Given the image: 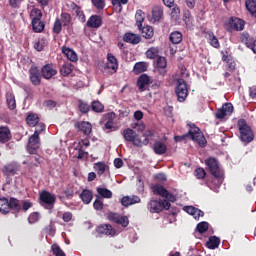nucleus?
Here are the masks:
<instances>
[{"instance_id": "f257e3e1", "label": "nucleus", "mask_w": 256, "mask_h": 256, "mask_svg": "<svg viewBox=\"0 0 256 256\" xmlns=\"http://www.w3.org/2000/svg\"><path fill=\"white\" fill-rule=\"evenodd\" d=\"M186 137H191L192 141L198 143V145L202 148L207 147V139H205V136L203 135V133H201V129L195 126V124L190 125V130L188 131V133L182 136H175L174 141H176V143H179L181 141H185Z\"/></svg>"}, {"instance_id": "f03ea898", "label": "nucleus", "mask_w": 256, "mask_h": 256, "mask_svg": "<svg viewBox=\"0 0 256 256\" xmlns=\"http://www.w3.org/2000/svg\"><path fill=\"white\" fill-rule=\"evenodd\" d=\"M238 131L240 133V141L244 143V145H249V143L255 141V133L251 126L247 124V120L239 119L238 120Z\"/></svg>"}, {"instance_id": "7ed1b4c3", "label": "nucleus", "mask_w": 256, "mask_h": 256, "mask_svg": "<svg viewBox=\"0 0 256 256\" xmlns=\"http://www.w3.org/2000/svg\"><path fill=\"white\" fill-rule=\"evenodd\" d=\"M148 210L150 213H161L163 209L165 211H169L171 209V202H168L167 200H155L151 199L147 204Z\"/></svg>"}, {"instance_id": "20e7f679", "label": "nucleus", "mask_w": 256, "mask_h": 256, "mask_svg": "<svg viewBox=\"0 0 256 256\" xmlns=\"http://www.w3.org/2000/svg\"><path fill=\"white\" fill-rule=\"evenodd\" d=\"M122 136L126 143H132L134 147H143V141L141 140V136L135 132V130L131 128H126L122 131Z\"/></svg>"}, {"instance_id": "39448f33", "label": "nucleus", "mask_w": 256, "mask_h": 256, "mask_svg": "<svg viewBox=\"0 0 256 256\" xmlns=\"http://www.w3.org/2000/svg\"><path fill=\"white\" fill-rule=\"evenodd\" d=\"M175 93L179 103H184L185 99L189 95V89L187 88V82L184 79L177 80V86L175 88Z\"/></svg>"}, {"instance_id": "423d86ee", "label": "nucleus", "mask_w": 256, "mask_h": 256, "mask_svg": "<svg viewBox=\"0 0 256 256\" xmlns=\"http://www.w3.org/2000/svg\"><path fill=\"white\" fill-rule=\"evenodd\" d=\"M117 69H119V61H117V57L112 53L107 54V63L104 66V73H108V75H114L117 73Z\"/></svg>"}, {"instance_id": "0eeeda50", "label": "nucleus", "mask_w": 256, "mask_h": 256, "mask_svg": "<svg viewBox=\"0 0 256 256\" xmlns=\"http://www.w3.org/2000/svg\"><path fill=\"white\" fill-rule=\"evenodd\" d=\"M57 198H55V195L51 194L49 191L43 190L39 195V201L40 204L45 207H49V209H53L55 205V201Z\"/></svg>"}, {"instance_id": "6e6552de", "label": "nucleus", "mask_w": 256, "mask_h": 256, "mask_svg": "<svg viewBox=\"0 0 256 256\" xmlns=\"http://www.w3.org/2000/svg\"><path fill=\"white\" fill-rule=\"evenodd\" d=\"M29 80L32 85L35 87H38V85H41V71H39V68L35 65H32L30 69L28 70Z\"/></svg>"}, {"instance_id": "1a4fd4ad", "label": "nucleus", "mask_w": 256, "mask_h": 256, "mask_svg": "<svg viewBox=\"0 0 256 256\" xmlns=\"http://www.w3.org/2000/svg\"><path fill=\"white\" fill-rule=\"evenodd\" d=\"M41 75L43 79L49 81V79H53L57 75V68L53 63H48L41 68Z\"/></svg>"}, {"instance_id": "9d476101", "label": "nucleus", "mask_w": 256, "mask_h": 256, "mask_svg": "<svg viewBox=\"0 0 256 256\" xmlns=\"http://www.w3.org/2000/svg\"><path fill=\"white\" fill-rule=\"evenodd\" d=\"M205 165L208 168V171H210L211 175H222L223 171L221 168H219V162L215 158H208L205 160Z\"/></svg>"}, {"instance_id": "9b49d317", "label": "nucleus", "mask_w": 256, "mask_h": 256, "mask_svg": "<svg viewBox=\"0 0 256 256\" xmlns=\"http://www.w3.org/2000/svg\"><path fill=\"white\" fill-rule=\"evenodd\" d=\"M1 171L3 173V176L9 179V177L17 175V173L19 172V165H17V163L15 162H11L4 165Z\"/></svg>"}, {"instance_id": "f8f14e48", "label": "nucleus", "mask_w": 256, "mask_h": 256, "mask_svg": "<svg viewBox=\"0 0 256 256\" xmlns=\"http://www.w3.org/2000/svg\"><path fill=\"white\" fill-rule=\"evenodd\" d=\"M233 104L231 103H225L222 105L221 108H218L216 113H215V117L216 119H225V117H227V115H231L233 113Z\"/></svg>"}, {"instance_id": "ddd939ff", "label": "nucleus", "mask_w": 256, "mask_h": 256, "mask_svg": "<svg viewBox=\"0 0 256 256\" xmlns=\"http://www.w3.org/2000/svg\"><path fill=\"white\" fill-rule=\"evenodd\" d=\"M224 174L220 175H212V177L206 179V185L212 191H215L217 187H221V183H223Z\"/></svg>"}, {"instance_id": "4468645a", "label": "nucleus", "mask_w": 256, "mask_h": 256, "mask_svg": "<svg viewBox=\"0 0 256 256\" xmlns=\"http://www.w3.org/2000/svg\"><path fill=\"white\" fill-rule=\"evenodd\" d=\"M150 83H151V77H149V75L147 74H142L138 77L136 85L140 93H143V91H147V85H150Z\"/></svg>"}, {"instance_id": "2eb2a0df", "label": "nucleus", "mask_w": 256, "mask_h": 256, "mask_svg": "<svg viewBox=\"0 0 256 256\" xmlns=\"http://www.w3.org/2000/svg\"><path fill=\"white\" fill-rule=\"evenodd\" d=\"M39 145V136L37 134H33L32 136H30L28 140V153H30V155H34V153H37Z\"/></svg>"}, {"instance_id": "dca6fc26", "label": "nucleus", "mask_w": 256, "mask_h": 256, "mask_svg": "<svg viewBox=\"0 0 256 256\" xmlns=\"http://www.w3.org/2000/svg\"><path fill=\"white\" fill-rule=\"evenodd\" d=\"M96 233H98L99 235H110L111 237H113V235H115L117 231L114 229L113 226H111V224H101L96 228Z\"/></svg>"}, {"instance_id": "f3484780", "label": "nucleus", "mask_w": 256, "mask_h": 256, "mask_svg": "<svg viewBox=\"0 0 256 256\" xmlns=\"http://www.w3.org/2000/svg\"><path fill=\"white\" fill-rule=\"evenodd\" d=\"M228 23L233 31H243L245 29V22L241 18L231 17Z\"/></svg>"}, {"instance_id": "a211bd4d", "label": "nucleus", "mask_w": 256, "mask_h": 256, "mask_svg": "<svg viewBox=\"0 0 256 256\" xmlns=\"http://www.w3.org/2000/svg\"><path fill=\"white\" fill-rule=\"evenodd\" d=\"M91 29H99L103 25V19L99 15H92L86 23Z\"/></svg>"}, {"instance_id": "6ab92c4d", "label": "nucleus", "mask_w": 256, "mask_h": 256, "mask_svg": "<svg viewBox=\"0 0 256 256\" xmlns=\"http://www.w3.org/2000/svg\"><path fill=\"white\" fill-rule=\"evenodd\" d=\"M11 130L8 126H0V143H9L12 139Z\"/></svg>"}, {"instance_id": "aec40b11", "label": "nucleus", "mask_w": 256, "mask_h": 256, "mask_svg": "<svg viewBox=\"0 0 256 256\" xmlns=\"http://www.w3.org/2000/svg\"><path fill=\"white\" fill-rule=\"evenodd\" d=\"M152 18L151 23H159L163 19V8L159 5L153 6L152 8Z\"/></svg>"}, {"instance_id": "412c9836", "label": "nucleus", "mask_w": 256, "mask_h": 256, "mask_svg": "<svg viewBox=\"0 0 256 256\" xmlns=\"http://www.w3.org/2000/svg\"><path fill=\"white\" fill-rule=\"evenodd\" d=\"M156 67L159 75L165 76L167 74V59L163 56L158 57Z\"/></svg>"}, {"instance_id": "4be33fe9", "label": "nucleus", "mask_w": 256, "mask_h": 256, "mask_svg": "<svg viewBox=\"0 0 256 256\" xmlns=\"http://www.w3.org/2000/svg\"><path fill=\"white\" fill-rule=\"evenodd\" d=\"M75 128L84 133V135H91V131H93L91 123L85 121L77 122Z\"/></svg>"}, {"instance_id": "5701e85b", "label": "nucleus", "mask_w": 256, "mask_h": 256, "mask_svg": "<svg viewBox=\"0 0 256 256\" xmlns=\"http://www.w3.org/2000/svg\"><path fill=\"white\" fill-rule=\"evenodd\" d=\"M123 41L125 43H131V45H139L141 43V36L127 32L123 36Z\"/></svg>"}, {"instance_id": "b1692460", "label": "nucleus", "mask_w": 256, "mask_h": 256, "mask_svg": "<svg viewBox=\"0 0 256 256\" xmlns=\"http://www.w3.org/2000/svg\"><path fill=\"white\" fill-rule=\"evenodd\" d=\"M10 211H12V213H15L16 217H17V213L21 211V204L19 203V200L17 198L11 197L8 200V213Z\"/></svg>"}, {"instance_id": "393cba45", "label": "nucleus", "mask_w": 256, "mask_h": 256, "mask_svg": "<svg viewBox=\"0 0 256 256\" xmlns=\"http://www.w3.org/2000/svg\"><path fill=\"white\" fill-rule=\"evenodd\" d=\"M62 53L67 57V59L69 61H71L72 63H77V61H79V57L77 56V53L74 52L73 49L67 47V46H63L62 47Z\"/></svg>"}, {"instance_id": "a878e982", "label": "nucleus", "mask_w": 256, "mask_h": 256, "mask_svg": "<svg viewBox=\"0 0 256 256\" xmlns=\"http://www.w3.org/2000/svg\"><path fill=\"white\" fill-rule=\"evenodd\" d=\"M153 151L156 155H165V153H167V144L156 141L153 144Z\"/></svg>"}, {"instance_id": "bb28decb", "label": "nucleus", "mask_w": 256, "mask_h": 256, "mask_svg": "<svg viewBox=\"0 0 256 256\" xmlns=\"http://www.w3.org/2000/svg\"><path fill=\"white\" fill-rule=\"evenodd\" d=\"M6 103L10 111H15V109H17V100L15 99V94H13V92L6 93Z\"/></svg>"}, {"instance_id": "cd10ccee", "label": "nucleus", "mask_w": 256, "mask_h": 256, "mask_svg": "<svg viewBox=\"0 0 256 256\" xmlns=\"http://www.w3.org/2000/svg\"><path fill=\"white\" fill-rule=\"evenodd\" d=\"M39 115L33 112L28 113L26 117V123L29 125V127H37L39 125Z\"/></svg>"}, {"instance_id": "c85d7f7f", "label": "nucleus", "mask_w": 256, "mask_h": 256, "mask_svg": "<svg viewBox=\"0 0 256 256\" xmlns=\"http://www.w3.org/2000/svg\"><path fill=\"white\" fill-rule=\"evenodd\" d=\"M80 199L84 205H89L93 201V192L89 189H84L80 193Z\"/></svg>"}, {"instance_id": "c756f323", "label": "nucleus", "mask_w": 256, "mask_h": 256, "mask_svg": "<svg viewBox=\"0 0 256 256\" xmlns=\"http://www.w3.org/2000/svg\"><path fill=\"white\" fill-rule=\"evenodd\" d=\"M43 157H41L39 154L34 153L32 156L29 158V164L28 167L30 169H33V167H39L41 163H43Z\"/></svg>"}, {"instance_id": "7c9ffc66", "label": "nucleus", "mask_w": 256, "mask_h": 256, "mask_svg": "<svg viewBox=\"0 0 256 256\" xmlns=\"http://www.w3.org/2000/svg\"><path fill=\"white\" fill-rule=\"evenodd\" d=\"M221 245V239L217 236H210L206 242L208 249H217Z\"/></svg>"}, {"instance_id": "2f4dec72", "label": "nucleus", "mask_w": 256, "mask_h": 256, "mask_svg": "<svg viewBox=\"0 0 256 256\" xmlns=\"http://www.w3.org/2000/svg\"><path fill=\"white\" fill-rule=\"evenodd\" d=\"M142 37H144V39H152L153 35H155V32L153 30L152 26H142L141 29H139Z\"/></svg>"}, {"instance_id": "473e14b6", "label": "nucleus", "mask_w": 256, "mask_h": 256, "mask_svg": "<svg viewBox=\"0 0 256 256\" xmlns=\"http://www.w3.org/2000/svg\"><path fill=\"white\" fill-rule=\"evenodd\" d=\"M152 191L154 195H160V197H167L169 190L166 189L163 185L155 184L152 186Z\"/></svg>"}, {"instance_id": "72a5a7b5", "label": "nucleus", "mask_w": 256, "mask_h": 256, "mask_svg": "<svg viewBox=\"0 0 256 256\" xmlns=\"http://www.w3.org/2000/svg\"><path fill=\"white\" fill-rule=\"evenodd\" d=\"M32 29L34 33H43L45 30V22L40 20H32L31 21Z\"/></svg>"}, {"instance_id": "f704fd0d", "label": "nucleus", "mask_w": 256, "mask_h": 256, "mask_svg": "<svg viewBox=\"0 0 256 256\" xmlns=\"http://www.w3.org/2000/svg\"><path fill=\"white\" fill-rule=\"evenodd\" d=\"M147 67H149L147 62H137L133 67V72L135 75L145 73V71H147Z\"/></svg>"}, {"instance_id": "c9c22d12", "label": "nucleus", "mask_w": 256, "mask_h": 256, "mask_svg": "<svg viewBox=\"0 0 256 256\" xmlns=\"http://www.w3.org/2000/svg\"><path fill=\"white\" fill-rule=\"evenodd\" d=\"M75 66L71 63H65L60 68V74L62 77H68V75H71L73 73V69Z\"/></svg>"}, {"instance_id": "e433bc0d", "label": "nucleus", "mask_w": 256, "mask_h": 256, "mask_svg": "<svg viewBox=\"0 0 256 256\" xmlns=\"http://www.w3.org/2000/svg\"><path fill=\"white\" fill-rule=\"evenodd\" d=\"M246 9L256 19V0H246Z\"/></svg>"}, {"instance_id": "4c0bfd02", "label": "nucleus", "mask_w": 256, "mask_h": 256, "mask_svg": "<svg viewBox=\"0 0 256 256\" xmlns=\"http://www.w3.org/2000/svg\"><path fill=\"white\" fill-rule=\"evenodd\" d=\"M169 39L173 45H179L183 41V34L179 31H174L170 34Z\"/></svg>"}, {"instance_id": "58836bf2", "label": "nucleus", "mask_w": 256, "mask_h": 256, "mask_svg": "<svg viewBox=\"0 0 256 256\" xmlns=\"http://www.w3.org/2000/svg\"><path fill=\"white\" fill-rule=\"evenodd\" d=\"M136 19V26L138 29H141L143 27V22L145 21V12L143 10H137L135 14Z\"/></svg>"}, {"instance_id": "ea45409f", "label": "nucleus", "mask_w": 256, "mask_h": 256, "mask_svg": "<svg viewBox=\"0 0 256 256\" xmlns=\"http://www.w3.org/2000/svg\"><path fill=\"white\" fill-rule=\"evenodd\" d=\"M0 213L3 215L9 213V199L5 197L0 198Z\"/></svg>"}, {"instance_id": "a19ab883", "label": "nucleus", "mask_w": 256, "mask_h": 256, "mask_svg": "<svg viewBox=\"0 0 256 256\" xmlns=\"http://www.w3.org/2000/svg\"><path fill=\"white\" fill-rule=\"evenodd\" d=\"M96 191L100 197H103V199H111L113 197V192L107 188H96Z\"/></svg>"}, {"instance_id": "79ce46f5", "label": "nucleus", "mask_w": 256, "mask_h": 256, "mask_svg": "<svg viewBox=\"0 0 256 256\" xmlns=\"http://www.w3.org/2000/svg\"><path fill=\"white\" fill-rule=\"evenodd\" d=\"M91 109L94 113H103V111H105V106L99 100H94L91 103Z\"/></svg>"}, {"instance_id": "37998d69", "label": "nucleus", "mask_w": 256, "mask_h": 256, "mask_svg": "<svg viewBox=\"0 0 256 256\" xmlns=\"http://www.w3.org/2000/svg\"><path fill=\"white\" fill-rule=\"evenodd\" d=\"M255 38L251 37V35H249L248 32H243L240 34V41L241 43H243L247 48L248 46L251 45V42L254 40Z\"/></svg>"}, {"instance_id": "c03bdc74", "label": "nucleus", "mask_w": 256, "mask_h": 256, "mask_svg": "<svg viewBox=\"0 0 256 256\" xmlns=\"http://www.w3.org/2000/svg\"><path fill=\"white\" fill-rule=\"evenodd\" d=\"M143 137H145V139L142 141V146L149 145V143L153 141V137H155V132L153 130H146Z\"/></svg>"}, {"instance_id": "a18cd8bd", "label": "nucleus", "mask_w": 256, "mask_h": 256, "mask_svg": "<svg viewBox=\"0 0 256 256\" xmlns=\"http://www.w3.org/2000/svg\"><path fill=\"white\" fill-rule=\"evenodd\" d=\"M106 169H107V164H105V162H97L94 164V170L96 171L99 177H101V175L105 173Z\"/></svg>"}, {"instance_id": "49530a36", "label": "nucleus", "mask_w": 256, "mask_h": 256, "mask_svg": "<svg viewBox=\"0 0 256 256\" xmlns=\"http://www.w3.org/2000/svg\"><path fill=\"white\" fill-rule=\"evenodd\" d=\"M115 117H116L115 112H109L106 114L107 121L105 123V129H113L114 127L113 120L115 119Z\"/></svg>"}, {"instance_id": "de8ad7c7", "label": "nucleus", "mask_w": 256, "mask_h": 256, "mask_svg": "<svg viewBox=\"0 0 256 256\" xmlns=\"http://www.w3.org/2000/svg\"><path fill=\"white\" fill-rule=\"evenodd\" d=\"M147 59H159V48L151 47L146 51Z\"/></svg>"}, {"instance_id": "09e8293b", "label": "nucleus", "mask_w": 256, "mask_h": 256, "mask_svg": "<svg viewBox=\"0 0 256 256\" xmlns=\"http://www.w3.org/2000/svg\"><path fill=\"white\" fill-rule=\"evenodd\" d=\"M43 17V12H41V9L39 8H33L30 12V18L32 21H37L42 19Z\"/></svg>"}, {"instance_id": "8fccbe9b", "label": "nucleus", "mask_w": 256, "mask_h": 256, "mask_svg": "<svg viewBox=\"0 0 256 256\" xmlns=\"http://www.w3.org/2000/svg\"><path fill=\"white\" fill-rule=\"evenodd\" d=\"M208 39H209L210 45L215 49H219V47H221V45L219 44V39H217V36H215L213 32L208 34Z\"/></svg>"}, {"instance_id": "3c124183", "label": "nucleus", "mask_w": 256, "mask_h": 256, "mask_svg": "<svg viewBox=\"0 0 256 256\" xmlns=\"http://www.w3.org/2000/svg\"><path fill=\"white\" fill-rule=\"evenodd\" d=\"M40 219H41V214L39 212H32L28 216V223H30V225H34V223H38Z\"/></svg>"}, {"instance_id": "603ef678", "label": "nucleus", "mask_w": 256, "mask_h": 256, "mask_svg": "<svg viewBox=\"0 0 256 256\" xmlns=\"http://www.w3.org/2000/svg\"><path fill=\"white\" fill-rule=\"evenodd\" d=\"M51 251L55 256H66L65 252L63 251V249H61V246H59V244H52Z\"/></svg>"}, {"instance_id": "864d4df0", "label": "nucleus", "mask_w": 256, "mask_h": 256, "mask_svg": "<svg viewBox=\"0 0 256 256\" xmlns=\"http://www.w3.org/2000/svg\"><path fill=\"white\" fill-rule=\"evenodd\" d=\"M196 229L198 233H207L209 231V223L208 222H200L197 224Z\"/></svg>"}, {"instance_id": "5fc2aeb1", "label": "nucleus", "mask_w": 256, "mask_h": 256, "mask_svg": "<svg viewBox=\"0 0 256 256\" xmlns=\"http://www.w3.org/2000/svg\"><path fill=\"white\" fill-rule=\"evenodd\" d=\"M46 45H47V42L45 41V39L42 38V39L34 42V49L36 51H43V49H45Z\"/></svg>"}, {"instance_id": "6e6d98bb", "label": "nucleus", "mask_w": 256, "mask_h": 256, "mask_svg": "<svg viewBox=\"0 0 256 256\" xmlns=\"http://www.w3.org/2000/svg\"><path fill=\"white\" fill-rule=\"evenodd\" d=\"M63 30V24L59 18H57L54 22L53 26V32L56 33V35H59L61 31Z\"/></svg>"}, {"instance_id": "4d7b16f0", "label": "nucleus", "mask_w": 256, "mask_h": 256, "mask_svg": "<svg viewBox=\"0 0 256 256\" xmlns=\"http://www.w3.org/2000/svg\"><path fill=\"white\" fill-rule=\"evenodd\" d=\"M61 21H62V25H64V27L69 26V24L71 23V15L67 12L62 13Z\"/></svg>"}, {"instance_id": "13d9d810", "label": "nucleus", "mask_w": 256, "mask_h": 256, "mask_svg": "<svg viewBox=\"0 0 256 256\" xmlns=\"http://www.w3.org/2000/svg\"><path fill=\"white\" fill-rule=\"evenodd\" d=\"M91 106L87 104V102H83V100H79V111L80 113H89Z\"/></svg>"}, {"instance_id": "bf43d9fd", "label": "nucleus", "mask_w": 256, "mask_h": 256, "mask_svg": "<svg viewBox=\"0 0 256 256\" xmlns=\"http://www.w3.org/2000/svg\"><path fill=\"white\" fill-rule=\"evenodd\" d=\"M119 217H121V214L115 212H110L107 215V219L110 223H117L119 221Z\"/></svg>"}, {"instance_id": "052dcab7", "label": "nucleus", "mask_w": 256, "mask_h": 256, "mask_svg": "<svg viewBox=\"0 0 256 256\" xmlns=\"http://www.w3.org/2000/svg\"><path fill=\"white\" fill-rule=\"evenodd\" d=\"M64 195H65L66 199H73V197L75 195V188L73 186H68L64 190Z\"/></svg>"}, {"instance_id": "680f3d73", "label": "nucleus", "mask_w": 256, "mask_h": 256, "mask_svg": "<svg viewBox=\"0 0 256 256\" xmlns=\"http://www.w3.org/2000/svg\"><path fill=\"white\" fill-rule=\"evenodd\" d=\"M116 225H121V227H129V218L127 216L120 215Z\"/></svg>"}, {"instance_id": "e2e57ef3", "label": "nucleus", "mask_w": 256, "mask_h": 256, "mask_svg": "<svg viewBox=\"0 0 256 256\" xmlns=\"http://www.w3.org/2000/svg\"><path fill=\"white\" fill-rule=\"evenodd\" d=\"M194 175L198 179H203L204 177L207 176V172L203 168H196L194 171Z\"/></svg>"}, {"instance_id": "0e129e2a", "label": "nucleus", "mask_w": 256, "mask_h": 256, "mask_svg": "<svg viewBox=\"0 0 256 256\" xmlns=\"http://www.w3.org/2000/svg\"><path fill=\"white\" fill-rule=\"evenodd\" d=\"M91 1H92V5H94L96 9H99V10L105 9V0H91Z\"/></svg>"}, {"instance_id": "69168bd1", "label": "nucleus", "mask_w": 256, "mask_h": 256, "mask_svg": "<svg viewBox=\"0 0 256 256\" xmlns=\"http://www.w3.org/2000/svg\"><path fill=\"white\" fill-rule=\"evenodd\" d=\"M45 124L44 123H38L36 125V130L34 132V135H37L39 137L40 134L43 133V131H45Z\"/></svg>"}, {"instance_id": "338daca9", "label": "nucleus", "mask_w": 256, "mask_h": 256, "mask_svg": "<svg viewBox=\"0 0 256 256\" xmlns=\"http://www.w3.org/2000/svg\"><path fill=\"white\" fill-rule=\"evenodd\" d=\"M72 219H73V213L64 212L62 214V220L64 221V223H69L70 221H72Z\"/></svg>"}, {"instance_id": "774afa93", "label": "nucleus", "mask_w": 256, "mask_h": 256, "mask_svg": "<svg viewBox=\"0 0 256 256\" xmlns=\"http://www.w3.org/2000/svg\"><path fill=\"white\" fill-rule=\"evenodd\" d=\"M93 207L96 211H103V201L96 199L93 203Z\"/></svg>"}]
</instances>
